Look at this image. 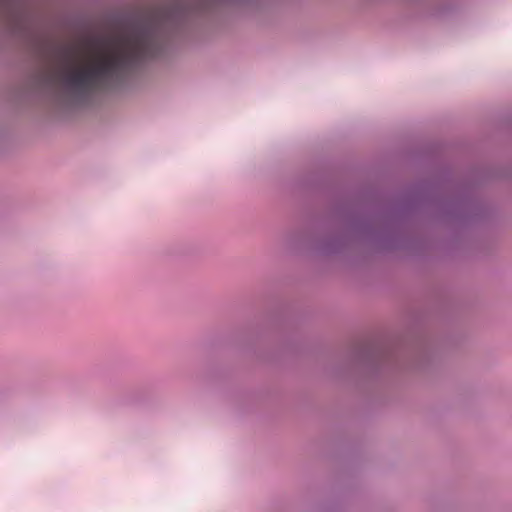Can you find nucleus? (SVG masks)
Masks as SVG:
<instances>
[{
  "instance_id": "nucleus-2",
  "label": "nucleus",
  "mask_w": 512,
  "mask_h": 512,
  "mask_svg": "<svg viewBox=\"0 0 512 512\" xmlns=\"http://www.w3.org/2000/svg\"><path fill=\"white\" fill-rule=\"evenodd\" d=\"M19 9L16 0H0V20L12 21Z\"/></svg>"
},
{
  "instance_id": "nucleus-1",
  "label": "nucleus",
  "mask_w": 512,
  "mask_h": 512,
  "mask_svg": "<svg viewBox=\"0 0 512 512\" xmlns=\"http://www.w3.org/2000/svg\"><path fill=\"white\" fill-rule=\"evenodd\" d=\"M172 17L155 11L121 26L104 37H86L57 49L47 70L50 82L88 93L131 70L141 61L156 57L168 37Z\"/></svg>"
}]
</instances>
